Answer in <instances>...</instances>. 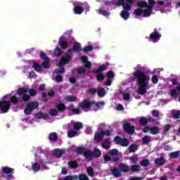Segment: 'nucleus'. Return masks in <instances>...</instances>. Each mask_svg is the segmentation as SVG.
I'll list each match as a JSON object with an SVG mask.
<instances>
[{"instance_id": "nucleus-1", "label": "nucleus", "mask_w": 180, "mask_h": 180, "mask_svg": "<svg viewBox=\"0 0 180 180\" xmlns=\"http://www.w3.org/2000/svg\"><path fill=\"white\" fill-rule=\"evenodd\" d=\"M134 79H136L139 84V95H145L147 92V85H148V81H150V76L146 74V72L137 70L134 72Z\"/></svg>"}, {"instance_id": "nucleus-2", "label": "nucleus", "mask_w": 180, "mask_h": 180, "mask_svg": "<svg viewBox=\"0 0 180 180\" xmlns=\"http://www.w3.org/2000/svg\"><path fill=\"white\" fill-rule=\"evenodd\" d=\"M134 4V0H117L116 5H117V6H122L123 11L121 12L120 15L124 20H127L130 17L129 11L131 9V6Z\"/></svg>"}, {"instance_id": "nucleus-3", "label": "nucleus", "mask_w": 180, "mask_h": 180, "mask_svg": "<svg viewBox=\"0 0 180 180\" xmlns=\"http://www.w3.org/2000/svg\"><path fill=\"white\" fill-rule=\"evenodd\" d=\"M39 108V103L31 101L27 104L26 108L24 110L25 115H32L33 110Z\"/></svg>"}, {"instance_id": "nucleus-4", "label": "nucleus", "mask_w": 180, "mask_h": 180, "mask_svg": "<svg viewBox=\"0 0 180 180\" xmlns=\"http://www.w3.org/2000/svg\"><path fill=\"white\" fill-rule=\"evenodd\" d=\"M17 94L19 96H21L24 102H28V101H30V96L27 94V89L25 87L19 88L17 90Z\"/></svg>"}, {"instance_id": "nucleus-5", "label": "nucleus", "mask_w": 180, "mask_h": 180, "mask_svg": "<svg viewBox=\"0 0 180 180\" xmlns=\"http://www.w3.org/2000/svg\"><path fill=\"white\" fill-rule=\"evenodd\" d=\"M11 109V101H0V114L8 113Z\"/></svg>"}, {"instance_id": "nucleus-6", "label": "nucleus", "mask_w": 180, "mask_h": 180, "mask_svg": "<svg viewBox=\"0 0 180 180\" xmlns=\"http://www.w3.org/2000/svg\"><path fill=\"white\" fill-rule=\"evenodd\" d=\"M122 129L127 134H134V131H136V127L127 122L123 124Z\"/></svg>"}, {"instance_id": "nucleus-7", "label": "nucleus", "mask_w": 180, "mask_h": 180, "mask_svg": "<svg viewBox=\"0 0 180 180\" xmlns=\"http://www.w3.org/2000/svg\"><path fill=\"white\" fill-rule=\"evenodd\" d=\"M160 39H161V34L158 32L157 29H154L153 32L149 35L150 41H152V43H158Z\"/></svg>"}, {"instance_id": "nucleus-8", "label": "nucleus", "mask_w": 180, "mask_h": 180, "mask_svg": "<svg viewBox=\"0 0 180 180\" xmlns=\"http://www.w3.org/2000/svg\"><path fill=\"white\" fill-rule=\"evenodd\" d=\"M72 60L71 57V53H66L63 56L61 57L59 64L60 65H66V64H70V61Z\"/></svg>"}, {"instance_id": "nucleus-9", "label": "nucleus", "mask_w": 180, "mask_h": 180, "mask_svg": "<svg viewBox=\"0 0 180 180\" xmlns=\"http://www.w3.org/2000/svg\"><path fill=\"white\" fill-rule=\"evenodd\" d=\"M95 103V101H89L88 100H84L79 103V108L81 109H89L92 105Z\"/></svg>"}, {"instance_id": "nucleus-10", "label": "nucleus", "mask_w": 180, "mask_h": 180, "mask_svg": "<svg viewBox=\"0 0 180 180\" xmlns=\"http://www.w3.org/2000/svg\"><path fill=\"white\" fill-rule=\"evenodd\" d=\"M109 67V63H105L104 64L101 65L98 69L93 70L92 72H102L103 71H106L108 68Z\"/></svg>"}, {"instance_id": "nucleus-11", "label": "nucleus", "mask_w": 180, "mask_h": 180, "mask_svg": "<svg viewBox=\"0 0 180 180\" xmlns=\"http://www.w3.org/2000/svg\"><path fill=\"white\" fill-rule=\"evenodd\" d=\"M56 108L58 112H60V113H64L65 112V109H67V106L63 103H57L56 104Z\"/></svg>"}, {"instance_id": "nucleus-12", "label": "nucleus", "mask_w": 180, "mask_h": 180, "mask_svg": "<svg viewBox=\"0 0 180 180\" xmlns=\"http://www.w3.org/2000/svg\"><path fill=\"white\" fill-rule=\"evenodd\" d=\"M165 162H167V160H165L164 157H160L155 159V165H159V166L164 165Z\"/></svg>"}, {"instance_id": "nucleus-13", "label": "nucleus", "mask_w": 180, "mask_h": 180, "mask_svg": "<svg viewBox=\"0 0 180 180\" xmlns=\"http://www.w3.org/2000/svg\"><path fill=\"white\" fill-rule=\"evenodd\" d=\"M111 174L113 175V176H115V178H120V176H122V172H120V169L117 167H114L111 169Z\"/></svg>"}, {"instance_id": "nucleus-14", "label": "nucleus", "mask_w": 180, "mask_h": 180, "mask_svg": "<svg viewBox=\"0 0 180 180\" xmlns=\"http://www.w3.org/2000/svg\"><path fill=\"white\" fill-rule=\"evenodd\" d=\"M91 153L93 154V158H99L102 155V152L98 148H94Z\"/></svg>"}, {"instance_id": "nucleus-15", "label": "nucleus", "mask_w": 180, "mask_h": 180, "mask_svg": "<svg viewBox=\"0 0 180 180\" xmlns=\"http://www.w3.org/2000/svg\"><path fill=\"white\" fill-rule=\"evenodd\" d=\"M139 150V145L132 143L128 147V151L129 153H136Z\"/></svg>"}, {"instance_id": "nucleus-16", "label": "nucleus", "mask_w": 180, "mask_h": 180, "mask_svg": "<svg viewBox=\"0 0 180 180\" xmlns=\"http://www.w3.org/2000/svg\"><path fill=\"white\" fill-rule=\"evenodd\" d=\"M103 134L101 131L95 134L94 140L95 141H97V143H99L100 141H102V140H103Z\"/></svg>"}, {"instance_id": "nucleus-17", "label": "nucleus", "mask_w": 180, "mask_h": 180, "mask_svg": "<svg viewBox=\"0 0 180 180\" xmlns=\"http://www.w3.org/2000/svg\"><path fill=\"white\" fill-rule=\"evenodd\" d=\"M120 168L122 172H124L125 174H127L129 171L130 170V168L129 167V165L124 164V163H120Z\"/></svg>"}, {"instance_id": "nucleus-18", "label": "nucleus", "mask_w": 180, "mask_h": 180, "mask_svg": "<svg viewBox=\"0 0 180 180\" xmlns=\"http://www.w3.org/2000/svg\"><path fill=\"white\" fill-rule=\"evenodd\" d=\"M73 50L76 52V53H79V51H82V47H81V44H79V42H75L73 44Z\"/></svg>"}, {"instance_id": "nucleus-19", "label": "nucleus", "mask_w": 180, "mask_h": 180, "mask_svg": "<svg viewBox=\"0 0 180 180\" xmlns=\"http://www.w3.org/2000/svg\"><path fill=\"white\" fill-rule=\"evenodd\" d=\"M63 152L61 149H55L53 153V155L56 158H61L63 157Z\"/></svg>"}, {"instance_id": "nucleus-20", "label": "nucleus", "mask_w": 180, "mask_h": 180, "mask_svg": "<svg viewBox=\"0 0 180 180\" xmlns=\"http://www.w3.org/2000/svg\"><path fill=\"white\" fill-rule=\"evenodd\" d=\"M84 128V125L82 124V122H77L73 124V129L78 131L79 130H81V129Z\"/></svg>"}, {"instance_id": "nucleus-21", "label": "nucleus", "mask_w": 180, "mask_h": 180, "mask_svg": "<svg viewBox=\"0 0 180 180\" xmlns=\"http://www.w3.org/2000/svg\"><path fill=\"white\" fill-rule=\"evenodd\" d=\"M97 95L100 98H103V96H105V95H106V91L105 90V88H103V87L98 88V89L97 90Z\"/></svg>"}, {"instance_id": "nucleus-22", "label": "nucleus", "mask_w": 180, "mask_h": 180, "mask_svg": "<svg viewBox=\"0 0 180 180\" xmlns=\"http://www.w3.org/2000/svg\"><path fill=\"white\" fill-rule=\"evenodd\" d=\"M74 13H75V15H81V13H82L84 11V8L79 6H75L74 9Z\"/></svg>"}, {"instance_id": "nucleus-23", "label": "nucleus", "mask_w": 180, "mask_h": 180, "mask_svg": "<svg viewBox=\"0 0 180 180\" xmlns=\"http://www.w3.org/2000/svg\"><path fill=\"white\" fill-rule=\"evenodd\" d=\"M32 68H34V70L37 71V72H40V71L43 70V67L37 63V62L36 61H34Z\"/></svg>"}, {"instance_id": "nucleus-24", "label": "nucleus", "mask_w": 180, "mask_h": 180, "mask_svg": "<svg viewBox=\"0 0 180 180\" xmlns=\"http://www.w3.org/2000/svg\"><path fill=\"white\" fill-rule=\"evenodd\" d=\"M49 139L50 141H57V139H58V134L56 132H51L49 135Z\"/></svg>"}, {"instance_id": "nucleus-25", "label": "nucleus", "mask_w": 180, "mask_h": 180, "mask_svg": "<svg viewBox=\"0 0 180 180\" xmlns=\"http://www.w3.org/2000/svg\"><path fill=\"white\" fill-rule=\"evenodd\" d=\"M68 165H69L70 169L78 168V162L77 160H70L68 162Z\"/></svg>"}, {"instance_id": "nucleus-26", "label": "nucleus", "mask_w": 180, "mask_h": 180, "mask_svg": "<svg viewBox=\"0 0 180 180\" xmlns=\"http://www.w3.org/2000/svg\"><path fill=\"white\" fill-rule=\"evenodd\" d=\"M101 147L105 150H109L110 148V141L109 139H105L101 144Z\"/></svg>"}, {"instance_id": "nucleus-27", "label": "nucleus", "mask_w": 180, "mask_h": 180, "mask_svg": "<svg viewBox=\"0 0 180 180\" xmlns=\"http://www.w3.org/2000/svg\"><path fill=\"white\" fill-rule=\"evenodd\" d=\"M36 119H47L49 115L43 112H37L35 114Z\"/></svg>"}, {"instance_id": "nucleus-28", "label": "nucleus", "mask_w": 180, "mask_h": 180, "mask_svg": "<svg viewBox=\"0 0 180 180\" xmlns=\"http://www.w3.org/2000/svg\"><path fill=\"white\" fill-rule=\"evenodd\" d=\"M129 144H130V142L129 141V139L127 138H123L121 140V143H120L121 147H128Z\"/></svg>"}, {"instance_id": "nucleus-29", "label": "nucleus", "mask_w": 180, "mask_h": 180, "mask_svg": "<svg viewBox=\"0 0 180 180\" xmlns=\"http://www.w3.org/2000/svg\"><path fill=\"white\" fill-rule=\"evenodd\" d=\"M93 74H97V81H98V82H102V81L105 79V75L103 72H93Z\"/></svg>"}, {"instance_id": "nucleus-30", "label": "nucleus", "mask_w": 180, "mask_h": 180, "mask_svg": "<svg viewBox=\"0 0 180 180\" xmlns=\"http://www.w3.org/2000/svg\"><path fill=\"white\" fill-rule=\"evenodd\" d=\"M58 44H60V48L63 49V50H67V49H68V43L65 41L60 40Z\"/></svg>"}, {"instance_id": "nucleus-31", "label": "nucleus", "mask_w": 180, "mask_h": 180, "mask_svg": "<svg viewBox=\"0 0 180 180\" xmlns=\"http://www.w3.org/2000/svg\"><path fill=\"white\" fill-rule=\"evenodd\" d=\"M13 103V105H18L19 103V99H18V97L16 96H11L10 97V103Z\"/></svg>"}, {"instance_id": "nucleus-32", "label": "nucleus", "mask_w": 180, "mask_h": 180, "mask_svg": "<svg viewBox=\"0 0 180 180\" xmlns=\"http://www.w3.org/2000/svg\"><path fill=\"white\" fill-rule=\"evenodd\" d=\"M169 157H170V158H174V159L179 158L180 151L177 150V151H175V152L170 153Z\"/></svg>"}, {"instance_id": "nucleus-33", "label": "nucleus", "mask_w": 180, "mask_h": 180, "mask_svg": "<svg viewBox=\"0 0 180 180\" xmlns=\"http://www.w3.org/2000/svg\"><path fill=\"white\" fill-rule=\"evenodd\" d=\"M3 174H11V172H13V169L8 167H2L1 169Z\"/></svg>"}, {"instance_id": "nucleus-34", "label": "nucleus", "mask_w": 180, "mask_h": 180, "mask_svg": "<svg viewBox=\"0 0 180 180\" xmlns=\"http://www.w3.org/2000/svg\"><path fill=\"white\" fill-rule=\"evenodd\" d=\"M140 166L139 165H133L131 166V172H139L141 171L140 169Z\"/></svg>"}, {"instance_id": "nucleus-35", "label": "nucleus", "mask_w": 180, "mask_h": 180, "mask_svg": "<svg viewBox=\"0 0 180 180\" xmlns=\"http://www.w3.org/2000/svg\"><path fill=\"white\" fill-rule=\"evenodd\" d=\"M32 171H34V172H38V171H40V163L35 162L32 166Z\"/></svg>"}, {"instance_id": "nucleus-36", "label": "nucleus", "mask_w": 180, "mask_h": 180, "mask_svg": "<svg viewBox=\"0 0 180 180\" xmlns=\"http://www.w3.org/2000/svg\"><path fill=\"white\" fill-rule=\"evenodd\" d=\"M148 123V120H147V117H141L139 120V124L141 126H146Z\"/></svg>"}, {"instance_id": "nucleus-37", "label": "nucleus", "mask_w": 180, "mask_h": 180, "mask_svg": "<svg viewBox=\"0 0 180 180\" xmlns=\"http://www.w3.org/2000/svg\"><path fill=\"white\" fill-rule=\"evenodd\" d=\"M43 68H50V58H46L42 63Z\"/></svg>"}, {"instance_id": "nucleus-38", "label": "nucleus", "mask_w": 180, "mask_h": 180, "mask_svg": "<svg viewBox=\"0 0 180 180\" xmlns=\"http://www.w3.org/2000/svg\"><path fill=\"white\" fill-rule=\"evenodd\" d=\"M150 131L151 134L155 135V134H158V133H160V129H159L158 127H152L150 129Z\"/></svg>"}, {"instance_id": "nucleus-39", "label": "nucleus", "mask_w": 180, "mask_h": 180, "mask_svg": "<svg viewBox=\"0 0 180 180\" xmlns=\"http://www.w3.org/2000/svg\"><path fill=\"white\" fill-rule=\"evenodd\" d=\"M59 68L60 69H56L55 70V72L56 74H64L65 72V69L64 68V65H60L59 63Z\"/></svg>"}, {"instance_id": "nucleus-40", "label": "nucleus", "mask_w": 180, "mask_h": 180, "mask_svg": "<svg viewBox=\"0 0 180 180\" xmlns=\"http://www.w3.org/2000/svg\"><path fill=\"white\" fill-rule=\"evenodd\" d=\"M172 115L174 119H180V110H172Z\"/></svg>"}, {"instance_id": "nucleus-41", "label": "nucleus", "mask_w": 180, "mask_h": 180, "mask_svg": "<svg viewBox=\"0 0 180 180\" xmlns=\"http://www.w3.org/2000/svg\"><path fill=\"white\" fill-rule=\"evenodd\" d=\"M53 53L56 57H60V56L63 54V51L61 50V48L56 47L54 49Z\"/></svg>"}, {"instance_id": "nucleus-42", "label": "nucleus", "mask_w": 180, "mask_h": 180, "mask_svg": "<svg viewBox=\"0 0 180 180\" xmlns=\"http://www.w3.org/2000/svg\"><path fill=\"white\" fill-rule=\"evenodd\" d=\"M84 156L86 160H89V158H94L92 150H87L84 152Z\"/></svg>"}, {"instance_id": "nucleus-43", "label": "nucleus", "mask_w": 180, "mask_h": 180, "mask_svg": "<svg viewBox=\"0 0 180 180\" xmlns=\"http://www.w3.org/2000/svg\"><path fill=\"white\" fill-rule=\"evenodd\" d=\"M149 5L148 4V9L153 11L154 9V5H155V1L154 0H148Z\"/></svg>"}, {"instance_id": "nucleus-44", "label": "nucleus", "mask_w": 180, "mask_h": 180, "mask_svg": "<svg viewBox=\"0 0 180 180\" xmlns=\"http://www.w3.org/2000/svg\"><path fill=\"white\" fill-rule=\"evenodd\" d=\"M78 179V176L77 175H69V176H65L62 180H77Z\"/></svg>"}, {"instance_id": "nucleus-45", "label": "nucleus", "mask_w": 180, "mask_h": 180, "mask_svg": "<svg viewBox=\"0 0 180 180\" xmlns=\"http://www.w3.org/2000/svg\"><path fill=\"white\" fill-rule=\"evenodd\" d=\"M97 12L99 13V15H103V16H109L110 15L108 11L103 9H98Z\"/></svg>"}, {"instance_id": "nucleus-46", "label": "nucleus", "mask_w": 180, "mask_h": 180, "mask_svg": "<svg viewBox=\"0 0 180 180\" xmlns=\"http://www.w3.org/2000/svg\"><path fill=\"white\" fill-rule=\"evenodd\" d=\"M78 134V131L75 130H70L68 132V137H75Z\"/></svg>"}, {"instance_id": "nucleus-47", "label": "nucleus", "mask_w": 180, "mask_h": 180, "mask_svg": "<svg viewBox=\"0 0 180 180\" xmlns=\"http://www.w3.org/2000/svg\"><path fill=\"white\" fill-rule=\"evenodd\" d=\"M141 167H148L150 165V160H147V159H143L141 160Z\"/></svg>"}, {"instance_id": "nucleus-48", "label": "nucleus", "mask_w": 180, "mask_h": 180, "mask_svg": "<svg viewBox=\"0 0 180 180\" xmlns=\"http://www.w3.org/2000/svg\"><path fill=\"white\" fill-rule=\"evenodd\" d=\"M76 151L78 155H81L85 153V148L84 147H77Z\"/></svg>"}, {"instance_id": "nucleus-49", "label": "nucleus", "mask_w": 180, "mask_h": 180, "mask_svg": "<svg viewBox=\"0 0 180 180\" xmlns=\"http://www.w3.org/2000/svg\"><path fill=\"white\" fill-rule=\"evenodd\" d=\"M151 12H153V10L149 8L144 10L143 12L144 18H148L151 15Z\"/></svg>"}, {"instance_id": "nucleus-50", "label": "nucleus", "mask_w": 180, "mask_h": 180, "mask_svg": "<svg viewBox=\"0 0 180 180\" xmlns=\"http://www.w3.org/2000/svg\"><path fill=\"white\" fill-rule=\"evenodd\" d=\"M92 50H94V46L89 45L84 46L82 49V51H84V53H89V51H92Z\"/></svg>"}, {"instance_id": "nucleus-51", "label": "nucleus", "mask_w": 180, "mask_h": 180, "mask_svg": "<svg viewBox=\"0 0 180 180\" xmlns=\"http://www.w3.org/2000/svg\"><path fill=\"white\" fill-rule=\"evenodd\" d=\"M86 172L89 176H94L95 175V172H94V168L91 167L87 168Z\"/></svg>"}, {"instance_id": "nucleus-52", "label": "nucleus", "mask_w": 180, "mask_h": 180, "mask_svg": "<svg viewBox=\"0 0 180 180\" xmlns=\"http://www.w3.org/2000/svg\"><path fill=\"white\" fill-rule=\"evenodd\" d=\"M49 115L51 116H58V111L54 108L50 109Z\"/></svg>"}, {"instance_id": "nucleus-53", "label": "nucleus", "mask_w": 180, "mask_h": 180, "mask_svg": "<svg viewBox=\"0 0 180 180\" xmlns=\"http://www.w3.org/2000/svg\"><path fill=\"white\" fill-rule=\"evenodd\" d=\"M151 141V139H150L149 136H145L142 138V143L143 144H147L148 143H150Z\"/></svg>"}, {"instance_id": "nucleus-54", "label": "nucleus", "mask_w": 180, "mask_h": 180, "mask_svg": "<svg viewBox=\"0 0 180 180\" xmlns=\"http://www.w3.org/2000/svg\"><path fill=\"white\" fill-rule=\"evenodd\" d=\"M138 6L139 8H148V3L146 1H139L137 3Z\"/></svg>"}, {"instance_id": "nucleus-55", "label": "nucleus", "mask_w": 180, "mask_h": 180, "mask_svg": "<svg viewBox=\"0 0 180 180\" xmlns=\"http://www.w3.org/2000/svg\"><path fill=\"white\" fill-rule=\"evenodd\" d=\"M109 155H117L119 154V150L112 149L108 152Z\"/></svg>"}, {"instance_id": "nucleus-56", "label": "nucleus", "mask_w": 180, "mask_h": 180, "mask_svg": "<svg viewBox=\"0 0 180 180\" xmlns=\"http://www.w3.org/2000/svg\"><path fill=\"white\" fill-rule=\"evenodd\" d=\"M129 160L131 161V164H134V165L139 162V158H137V156H132L129 158Z\"/></svg>"}, {"instance_id": "nucleus-57", "label": "nucleus", "mask_w": 180, "mask_h": 180, "mask_svg": "<svg viewBox=\"0 0 180 180\" xmlns=\"http://www.w3.org/2000/svg\"><path fill=\"white\" fill-rule=\"evenodd\" d=\"M79 180H89V177L85 174H81L78 176Z\"/></svg>"}, {"instance_id": "nucleus-58", "label": "nucleus", "mask_w": 180, "mask_h": 180, "mask_svg": "<svg viewBox=\"0 0 180 180\" xmlns=\"http://www.w3.org/2000/svg\"><path fill=\"white\" fill-rule=\"evenodd\" d=\"M77 72L81 75V74H85L86 72V70L84 68L80 67L77 68Z\"/></svg>"}, {"instance_id": "nucleus-59", "label": "nucleus", "mask_w": 180, "mask_h": 180, "mask_svg": "<svg viewBox=\"0 0 180 180\" xmlns=\"http://www.w3.org/2000/svg\"><path fill=\"white\" fill-rule=\"evenodd\" d=\"M66 101H68V102H75V101H77V97L72 96H68L66 97Z\"/></svg>"}, {"instance_id": "nucleus-60", "label": "nucleus", "mask_w": 180, "mask_h": 180, "mask_svg": "<svg viewBox=\"0 0 180 180\" xmlns=\"http://www.w3.org/2000/svg\"><path fill=\"white\" fill-rule=\"evenodd\" d=\"M122 137L117 136L114 138V143H115V144H120V143H122Z\"/></svg>"}, {"instance_id": "nucleus-61", "label": "nucleus", "mask_w": 180, "mask_h": 180, "mask_svg": "<svg viewBox=\"0 0 180 180\" xmlns=\"http://www.w3.org/2000/svg\"><path fill=\"white\" fill-rule=\"evenodd\" d=\"M143 12V11L141 8H136L134 10V13L136 15V16H140Z\"/></svg>"}, {"instance_id": "nucleus-62", "label": "nucleus", "mask_w": 180, "mask_h": 180, "mask_svg": "<svg viewBox=\"0 0 180 180\" xmlns=\"http://www.w3.org/2000/svg\"><path fill=\"white\" fill-rule=\"evenodd\" d=\"M151 115L152 116H153V117H160V111L157 110H153L151 112Z\"/></svg>"}, {"instance_id": "nucleus-63", "label": "nucleus", "mask_w": 180, "mask_h": 180, "mask_svg": "<svg viewBox=\"0 0 180 180\" xmlns=\"http://www.w3.org/2000/svg\"><path fill=\"white\" fill-rule=\"evenodd\" d=\"M107 78H108V79H112V78H115V72H113V71H109L107 73Z\"/></svg>"}, {"instance_id": "nucleus-64", "label": "nucleus", "mask_w": 180, "mask_h": 180, "mask_svg": "<svg viewBox=\"0 0 180 180\" xmlns=\"http://www.w3.org/2000/svg\"><path fill=\"white\" fill-rule=\"evenodd\" d=\"M29 94L32 97L36 96V95H37V91H36L34 89H30L29 90Z\"/></svg>"}]
</instances>
